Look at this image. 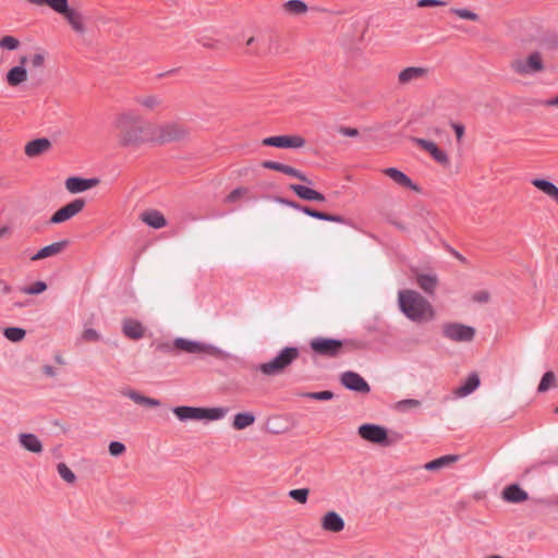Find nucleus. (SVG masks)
Masks as SVG:
<instances>
[{
	"label": "nucleus",
	"mask_w": 558,
	"mask_h": 558,
	"mask_svg": "<svg viewBox=\"0 0 558 558\" xmlns=\"http://www.w3.org/2000/svg\"><path fill=\"white\" fill-rule=\"evenodd\" d=\"M357 434L365 441L380 446L390 445L388 430L384 426L371 423L362 424L357 428Z\"/></svg>",
	"instance_id": "9d476101"
},
{
	"label": "nucleus",
	"mask_w": 558,
	"mask_h": 558,
	"mask_svg": "<svg viewBox=\"0 0 558 558\" xmlns=\"http://www.w3.org/2000/svg\"><path fill=\"white\" fill-rule=\"evenodd\" d=\"M300 356V351L294 347L282 349L275 357L268 362L262 363L258 371L268 377L283 374Z\"/></svg>",
	"instance_id": "0eeeda50"
},
{
	"label": "nucleus",
	"mask_w": 558,
	"mask_h": 558,
	"mask_svg": "<svg viewBox=\"0 0 558 558\" xmlns=\"http://www.w3.org/2000/svg\"><path fill=\"white\" fill-rule=\"evenodd\" d=\"M108 450L112 457H120L125 452L126 448L120 441H111L109 444Z\"/></svg>",
	"instance_id": "09e8293b"
},
{
	"label": "nucleus",
	"mask_w": 558,
	"mask_h": 558,
	"mask_svg": "<svg viewBox=\"0 0 558 558\" xmlns=\"http://www.w3.org/2000/svg\"><path fill=\"white\" fill-rule=\"evenodd\" d=\"M171 350L178 353H187L198 356H213L216 359L227 357V353L223 350L211 343L182 337L175 338L172 341Z\"/></svg>",
	"instance_id": "39448f33"
},
{
	"label": "nucleus",
	"mask_w": 558,
	"mask_h": 558,
	"mask_svg": "<svg viewBox=\"0 0 558 558\" xmlns=\"http://www.w3.org/2000/svg\"><path fill=\"white\" fill-rule=\"evenodd\" d=\"M263 167L267 168V169H271V170H276V171L282 172V173H284L287 175H290V177H294V178L301 180L302 182L311 183L308 178L303 172H301L300 170H298V169H295V168H293L291 166H288V165H284V163H280V162H276V161H264L263 162Z\"/></svg>",
	"instance_id": "5701e85b"
},
{
	"label": "nucleus",
	"mask_w": 558,
	"mask_h": 558,
	"mask_svg": "<svg viewBox=\"0 0 558 558\" xmlns=\"http://www.w3.org/2000/svg\"><path fill=\"white\" fill-rule=\"evenodd\" d=\"M11 234V228L8 226L0 227V239L7 238Z\"/></svg>",
	"instance_id": "4d7b16f0"
},
{
	"label": "nucleus",
	"mask_w": 558,
	"mask_h": 558,
	"mask_svg": "<svg viewBox=\"0 0 558 558\" xmlns=\"http://www.w3.org/2000/svg\"><path fill=\"white\" fill-rule=\"evenodd\" d=\"M398 305L401 313L416 324L430 323L437 317L434 305L415 290H400L398 293Z\"/></svg>",
	"instance_id": "f03ea898"
},
{
	"label": "nucleus",
	"mask_w": 558,
	"mask_h": 558,
	"mask_svg": "<svg viewBox=\"0 0 558 558\" xmlns=\"http://www.w3.org/2000/svg\"><path fill=\"white\" fill-rule=\"evenodd\" d=\"M99 180L98 179H83L78 177H70L65 180V189L72 193H82L87 190H90L98 185Z\"/></svg>",
	"instance_id": "6ab92c4d"
},
{
	"label": "nucleus",
	"mask_w": 558,
	"mask_h": 558,
	"mask_svg": "<svg viewBox=\"0 0 558 558\" xmlns=\"http://www.w3.org/2000/svg\"><path fill=\"white\" fill-rule=\"evenodd\" d=\"M448 13L464 21L477 23L481 20L480 15L469 8H450Z\"/></svg>",
	"instance_id": "e433bc0d"
},
{
	"label": "nucleus",
	"mask_w": 558,
	"mask_h": 558,
	"mask_svg": "<svg viewBox=\"0 0 558 558\" xmlns=\"http://www.w3.org/2000/svg\"><path fill=\"white\" fill-rule=\"evenodd\" d=\"M421 407V401L416 399H404L395 403L393 409L399 412H407Z\"/></svg>",
	"instance_id": "a19ab883"
},
{
	"label": "nucleus",
	"mask_w": 558,
	"mask_h": 558,
	"mask_svg": "<svg viewBox=\"0 0 558 558\" xmlns=\"http://www.w3.org/2000/svg\"><path fill=\"white\" fill-rule=\"evenodd\" d=\"M289 497L293 499L294 501L304 505L307 502L310 489L308 488H298V489H291L288 493Z\"/></svg>",
	"instance_id": "37998d69"
},
{
	"label": "nucleus",
	"mask_w": 558,
	"mask_h": 558,
	"mask_svg": "<svg viewBox=\"0 0 558 558\" xmlns=\"http://www.w3.org/2000/svg\"><path fill=\"white\" fill-rule=\"evenodd\" d=\"M254 422H255V415L253 413H250V412L238 413L233 417L232 427L235 430H242V429H245V428L250 427L251 425H253Z\"/></svg>",
	"instance_id": "c9c22d12"
},
{
	"label": "nucleus",
	"mask_w": 558,
	"mask_h": 558,
	"mask_svg": "<svg viewBox=\"0 0 558 558\" xmlns=\"http://www.w3.org/2000/svg\"><path fill=\"white\" fill-rule=\"evenodd\" d=\"M546 107H558V95L545 101Z\"/></svg>",
	"instance_id": "13d9d810"
},
{
	"label": "nucleus",
	"mask_w": 558,
	"mask_h": 558,
	"mask_svg": "<svg viewBox=\"0 0 558 558\" xmlns=\"http://www.w3.org/2000/svg\"><path fill=\"white\" fill-rule=\"evenodd\" d=\"M555 413H557V414H558V407L555 409Z\"/></svg>",
	"instance_id": "e2e57ef3"
},
{
	"label": "nucleus",
	"mask_w": 558,
	"mask_h": 558,
	"mask_svg": "<svg viewBox=\"0 0 558 558\" xmlns=\"http://www.w3.org/2000/svg\"><path fill=\"white\" fill-rule=\"evenodd\" d=\"M36 7H48L63 17L71 29L77 35L87 33L86 19L78 9L70 5L69 0H25Z\"/></svg>",
	"instance_id": "7ed1b4c3"
},
{
	"label": "nucleus",
	"mask_w": 558,
	"mask_h": 558,
	"mask_svg": "<svg viewBox=\"0 0 558 558\" xmlns=\"http://www.w3.org/2000/svg\"><path fill=\"white\" fill-rule=\"evenodd\" d=\"M20 47V40L13 36H4L0 39V48L7 50H16Z\"/></svg>",
	"instance_id": "a18cd8bd"
},
{
	"label": "nucleus",
	"mask_w": 558,
	"mask_h": 558,
	"mask_svg": "<svg viewBox=\"0 0 558 558\" xmlns=\"http://www.w3.org/2000/svg\"><path fill=\"white\" fill-rule=\"evenodd\" d=\"M319 525L327 533L338 534L344 530L345 523L338 512L329 510L320 517Z\"/></svg>",
	"instance_id": "f3484780"
},
{
	"label": "nucleus",
	"mask_w": 558,
	"mask_h": 558,
	"mask_svg": "<svg viewBox=\"0 0 558 558\" xmlns=\"http://www.w3.org/2000/svg\"><path fill=\"white\" fill-rule=\"evenodd\" d=\"M19 444L23 449L35 454H40L44 451V446L40 439L32 433H21L17 436Z\"/></svg>",
	"instance_id": "412c9836"
},
{
	"label": "nucleus",
	"mask_w": 558,
	"mask_h": 558,
	"mask_svg": "<svg viewBox=\"0 0 558 558\" xmlns=\"http://www.w3.org/2000/svg\"><path fill=\"white\" fill-rule=\"evenodd\" d=\"M254 41V37H250L246 41V45L250 46Z\"/></svg>",
	"instance_id": "052dcab7"
},
{
	"label": "nucleus",
	"mask_w": 558,
	"mask_h": 558,
	"mask_svg": "<svg viewBox=\"0 0 558 558\" xmlns=\"http://www.w3.org/2000/svg\"><path fill=\"white\" fill-rule=\"evenodd\" d=\"M47 290V284L44 281H36L28 287L21 288V292L24 294H40Z\"/></svg>",
	"instance_id": "c03bdc74"
},
{
	"label": "nucleus",
	"mask_w": 558,
	"mask_h": 558,
	"mask_svg": "<svg viewBox=\"0 0 558 558\" xmlns=\"http://www.w3.org/2000/svg\"><path fill=\"white\" fill-rule=\"evenodd\" d=\"M341 384L349 390H353L360 393H368L371 390L367 381L355 372H344L340 377Z\"/></svg>",
	"instance_id": "dca6fc26"
},
{
	"label": "nucleus",
	"mask_w": 558,
	"mask_h": 558,
	"mask_svg": "<svg viewBox=\"0 0 558 558\" xmlns=\"http://www.w3.org/2000/svg\"><path fill=\"white\" fill-rule=\"evenodd\" d=\"M412 142L421 149L429 154L430 157L440 166L446 168L450 166L449 155L445 150L439 148L435 142L420 137H413Z\"/></svg>",
	"instance_id": "ddd939ff"
},
{
	"label": "nucleus",
	"mask_w": 558,
	"mask_h": 558,
	"mask_svg": "<svg viewBox=\"0 0 558 558\" xmlns=\"http://www.w3.org/2000/svg\"><path fill=\"white\" fill-rule=\"evenodd\" d=\"M485 558H504V556H501V555H492V556H488V557H485Z\"/></svg>",
	"instance_id": "bf43d9fd"
},
{
	"label": "nucleus",
	"mask_w": 558,
	"mask_h": 558,
	"mask_svg": "<svg viewBox=\"0 0 558 558\" xmlns=\"http://www.w3.org/2000/svg\"><path fill=\"white\" fill-rule=\"evenodd\" d=\"M136 104L146 112H160L165 109V99L160 95L146 94L136 97Z\"/></svg>",
	"instance_id": "a211bd4d"
},
{
	"label": "nucleus",
	"mask_w": 558,
	"mask_h": 558,
	"mask_svg": "<svg viewBox=\"0 0 558 558\" xmlns=\"http://www.w3.org/2000/svg\"><path fill=\"white\" fill-rule=\"evenodd\" d=\"M86 202L83 198H75L71 203L59 208L50 218L53 225L65 222L78 215L85 207Z\"/></svg>",
	"instance_id": "4468645a"
},
{
	"label": "nucleus",
	"mask_w": 558,
	"mask_h": 558,
	"mask_svg": "<svg viewBox=\"0 0 558 558\" xmlns=\"http://www.w3.org/2000/svg\"><path fill=\"white\" fill-rule=\"evenodd\" d=\"M457 460H458L457 456H451V454L442 456L438 459H435L433 461L425 463L424 469L426 471H438V470H441L444 468L451 465Z\"/></svg>",
	"instance_id": "f704fd0d"
},
{
	"label": "nucleus",
	"mask_w": 558,
	"mask_h": 558,
	"mask_svg": "<svg viewBox=\"0 0 558 558\" xmlns=\"http://www.w3.org/2000/svg\"><path fill=\"white\" fill-rule=\"evenodd\" d=\"M284 9L291 14H303L307 11V5L301 0H289L284 3Z\"/></svg>",
	"instance_id": "ea45409f"
},
{
	"label": "nucleus",
	"mask_w": 558,
	"mask_h": 558,
	"mask_svg": "<svg viewBox=\"0 0 558 558\" xmlns=\"http://www.w3.org/2000/svg\"><path fill=\"white\" fill-rule=\"evenodd\" d=\"M25 333L26 332L24 329L17 328V327H9V328H5L3 331V335L5 336V338L13 342H19V341L23 340L25 337Z\"/></svg>",
	"instance_id": "79ce46f5"
},
{
	"label": "nucleus",
	"mask_w": 558,
	"mask_h": 558,
	"mask_svg": "<svg viewBox=\"0 0 558 558\" xmlns=\"http://www.w3.org/2000/svg\"><path fill=\"white\" fill-rule=\"evenodd\" d=\"M416 5L417 8L445 7L447 2L442 0H418Z\"/></svg>",
	"instance_id": "3c124183"
},
{
	"label": "nucleus",
	"mask_w": 558,
	"mask_h": 558,
	"mask_svg": "<svg viewBox=\"0 0 558 558\" xmlns=\"http://www.w3.org/2000/svg\"><path fill=\"white\" fill-rule=\"evenodd\" d=\"M502 497L509 502L518 504L525 501L529 496L519 485L513 484L504 489Z\"/></svg>",
	"instance_id": "473e14b6"
},
{
	"label": "nucleus",
	"mask_w": 558,
	"mask_h": 558,
	"mask_svg": "<svg viewBox=\"0 0 558 558\" xmlns=\"http://www.w3.org/2000/svg\"><path fill=\"white\" fill-rule=\"evenodd\" d=\"M50 148L51 142L48 138H36L25 145L24 151L27 157L35 158L47 153Z\"/></svg>",
	"instance_id": "b1692460"
},
{
	"label": "nucleus",
	"mask_w": 558,
	"mask_h": 558,
	"mask_svg": "<svg viewBox=\"0 0 558 558\" xmlns=\"http://www.w3.org/2000/svg\"><path fill=\"white\" fill-rule=\"evenodd\" d=\"M248 195V189L247 187H238L233 190L227 197L226 202L228 203H235L244 198Z\"/></svg>",
	"instance_id": "49530a36"
},
{
	"label": "nucleus",
	"mask_w": 558,
	"mask_h": 558,
	"mask_svg": "<svg viewBox=\"0 0 558 558\" xmlns=\"http://www.w3.org/2000/svg\"><path fill=\"white\" fill-rule=\"evenodd\" d=\"M45 54L44 53H35L31 57L32 66L35 69H39L45 64Z\"/></svg>",
	"instance_id": "603ef678"
},
{
	"label": "nucleus",
	"mask_w": 558,
	"mask_h": 558,
	"mask_svg": "<svg viewBox=\"0 0 558 558\" xmlns=\"http://www.w3.org/2000/svg\"><path fill=\"white\" fill-rule=\"evenodd\" d=\"M557 386V379L553 372H546L537 387L538 392H545Z\"/></svg>",
	"instance_id": "4c0bfd02"
},
{
	"label": "nucleus",
	"mask_w": 558,
	"mask_h": 558,
	"mask_svg": "<svg viewBox=\"0 0 558 558\" xmlns=\"http://www.w3.org/2000/svg\"><path fill=\"white\" fill-rule=\"evenodd\" d=\"M510 69L519 76H531L545 71L542 52L533 51L526 56H519L510 61Z\"/></svg>",
	"instance_id": "6e6552de"
},
{
	"label": "nucleus",
	"mask_w": 558,
	"mask_h": 558,
	"mask_svg": "<svg viewBox=\"0 0 558 558\" xmlns=\"http://www.w3.org/2000/svg\"><path fill=\"white\" fill-rule=\"evenodd\" d=\"M153 129L151 145L180 143L187 141L191 137V130L189 125L181 121H153Z\"/></svg>",
	"instance_id": "20e7f679"
},
{
	"label": "nucleus",
	"mask_w": 558,
	"mask_h": 558,
	"mask_svg": "<svg viewBox=\"0 0 558 558\" xmlns=\"http://www.w3.org/2000/svg\"><path fill=\"white\" fill-rule=\"evenodd\" d=\"M283 203L289 205L292 208L301 209L300 205H298V204H295L293 202H283ZM302 211L305 215H307L310 217H313V218H316V219L331 221V222H338V223H343L344 222V218L342 216L331 215V214H327V213H323V211H317V210H314V209H312L310 207H303Z\"/></svg>",
	"instance_id": "393cba45"
},
{
	"label": "nucleus",
	"mask_w": 558,
	"mask_h": 558,
	"mask_svg": "<svg viewBox=\"0 0 558 558\" xmlns=\"http://www.w3.org/2000/svg\"><path fill=\"white\" fill-rule=\"evenodd\" d=\"M122 332L125 337L137 340L144 337V326L135 319L126 318L122 322Z\"/></svg>",
	"instance_id": "bb28decb"
},
{
	"label": "nucleus",
	"mask_w": 558,
	"mask_h": 558,
	"mask_svg": "<svg viewBox=\"0 0 558 558\" xmlns=\"http://www.w3.org/2000/svg\"><path fill=\"white\" fill-rule=\"evenodd\" d=\"M430 73L427 66H407L402 69L397 76V83L400 87H407L428 78Z\"/></svg>",
	"instance_id": "9b49d317"
},
{
	"label": "nucleus",
	"mask_w": 558,
	"mask_h": 558,
	"mask_svg": "<svg viewBox=\"0 0 558 558\" xmlns=\"http://www.w3.org/2000/svg\"><path fill=\"white\" fill-rule=\"evenodd\" d=\"M122 393L124 397L129 398L134 403L146 408H158L161 405V402L158 399L146 397L134 389H126Z\"/></svg>",
	"instance_id": "cd10ccee"
},
{
	"label": "nucleus",
	"mask_w": 558,
	"mask_h": 558,
	"mask_svg": "<svg viewBox=\"0 0 558 558\" xmlns=\"http://www.w3.org/2000/svg\"><path fill=\"white\" fill-rule=\"evenodd\" d=\"M531 183L558 204V186L545 179H533Z\"/></svg>",
	"instance_id": "72a5a7b5"
},
{
	"label": "nucleus",
	"mask_w": 558,
	"mask_h": 558,
	"mask_svg": "<svg viewBox=\"0 0 558 558\" xmlns=\"http://www.w3.org/2000/svg\"><path fill=\"white\" fill-rule=\"evenodd\" d=\"M4 291H5V292H10V291H11V287L5 286Z\"/></svg>",
	"instance_id": "680f3d73"
},
{
	"label": "nucleus",
	"mask_w": 558,
	"mask_h": 558,
	"mask_svg": "<svg viewBox=\"0 0 558 558\" xmlns=\"http://www.w3.org/2000/svg\"><path fill=\"white\" fill-rule=\"evenodd\" d=\"M27 62V57H22L20 59V65H16L14 68H12L8 73H7V83L12 86V87H15V86H19L20 84L24 83L27 81V77H28V74H27V71L24 66V64Z\"/></svg>",
	"instance_id": "aec40b11"
},
{
	"label": "nucleus",
	"mask_w": 558,
	"mask_h": 558,
	"mask_svg": "<svg viewBox=\"0 0 558 558\" xmlns=\"http://www.w3.org/2000/svg\"><path fill=\"white\" fill-rule=\"evenodd\" d=\"M306 397L315 400L326 401L333 398V393L329 390L318 391V392H308L305 395Z\"/></svg>",
	"instance_id": "8fccbe9b"
},
{
	"label": "nucleus",
	"mask_w": 558,
	"mask_h": 558,
	"mask_svg": "<svg viewBox=\"0 0 558 558\" xmlns=\"http://www.w3.org/2000/svg\"><path fill=\"white\" fill-rule=\"evenodd\" d=\"M68 242L66 241H60L51 243L43 248H40L35 255L31 257L32 262H37L41 259H46L49 257L57 256L61 254L64 248L66 247Z\"/></svg>",
	"instance_id": "a878e982"
},
{
	"label": "nucleus",
	"mask_w": 558,
	"mask_h": 558,
	"mask_svg": "<svg viewBox=\"0 0 558 558\" xmlns=\"http://www.w3.org/2000/svg\"><path fill=\"white\" fill-rule=\"evenodd\" d=\"M442 336L454 342H471L475 336V329L460 323H446L441 326Z\"/></svg>",
	"instance_id": "1a4fd4ad"
},
{
	"label": "nucleus",
	"mask_w": 558,
	"mask_h": 558,
	"mask_svg": "<svg viewBox=\"0 0 558 558\" xmlns=\"http://www.w3.org/2000/svg\"><path fill=\"white\" fill-rule=\"evenodd\" d=\"M416 283L427 294H434L437 286L438 278L435 274L420 272L415 277Z\"/></svg>",
	"instance_id": "c85d7f7f"
},
{
	"label": "nucleus",
	"mask_w": 558,
	"mask_h": 558,
	"mask_svg": "<svg viewBox=\"0 0 558 558\" xmlns=\"http://www.w3.org/2000/svg\"><path fill=\"white\" fill-rule=\"evenodd\" d=\"M111 130L119 148L136 150L151 144L153 121L134 109L119 110L112 118Z\"/></svg>",
	"instance_id": "f257e3e1"
},
{
	"label": "nucleus",
	"mask_w": 558,
	"mask_h": 558,
	"mask_svg": "<svg viewBox=\"0 0 558 558\" xmlns=\"http://www.w3.org/2000/svg\"><path fill=\"white\" fill-rule=\"evenodd\" d=\"M311 349L324 356L336 357L342 352L343 342L336 339L329 338H314L310 342Z\"/></svg>",
	"instance_id": "f8f14e48"
},
{
	"label": "nucleus",
	"mask_w": 558,
	"mask_h": 558,
	"mask_svg": "<svg viewBox=\"0 0 558 558\" xmlns=\"http://www.w3.org/2000/svg\"><path fill=\"white\" fill-rule=\"evenodd\" d=\"M383 173L390 178L399 186L407 187L416 192L418 191L417 185L413 183L410 177L397 168H386L383 170Z\"/></svg>",
	"instance_id": "4be33fe9"
},
{
	"label": "nucleus",
	"mask_w": 558,
	"mask_h": 558,
	"mask_svg": "<svg viewBox=\"0 0 558 558\" xmlns=\"http://www.w3.org/2000/svg\"><path fill=\"white\" fill-rule=\"evenodd\" d=\"M452 129L454 131L457 141L460 142L464 136V126L462 124L454 123L452 124Z\"/></svg>",
	"instance_id": "5fc2aeb1"
},
{
	"label": "nucleus",
	"mask_w": 558,
	"mask_h": 558,
	"mask_svg": "<svg viewBox=\"0 0 558 558\" xmlns=\"http://www.w3.org/2000/svg\"><path fill=\"white\" fill-rule=\"evenodd\" d=\"M340 133L344 136L355 137L359 134V131L353 128H341Z\"/></svg>",
	"instance_id": "6e6d98bb"
},
{
	"label": "nucleus",
	"mask_w": 558,
	"mask_h": 558,
	"mask_svg": "<svg viewBox=\"0 0 558 558\" xmlns=\"http://www.w3.org/2000/svg\"><path fill=\"white\" fill-rule=\"evenodd\" d=\"M57 472L59 476L68 484H74L76 475L74 472L63 462L57 464Z\"/></svg>",
	"instance_id": "58836bf2"
},
{
	"label": "nucleus",
	"mask_w": 558,
	"mask_h": 558,
	"mask_svg": "<svg viewBox=\"0 0 558 558\" xmlns=\"http://www.w3.org/2000/svg\"><path fill=\"white\" fill-rule=\"evenodd\" d=\"M141 220L151 228L160 229L166 227L167 220L163 215L155 209H149L141 214Z\"/></svg>",
	"instance_id": "7c9ffc66"
},
{
	"label": "nucleus",
	"mask_w": 558,
	"mask_h": 558,
	"mask_svg": "<svg viewBox=\"0 0 558 558\" xmlns=\"http://www.w3.org/2000/svg\"><path fill=\"white\" fill-rule=\"evenodd\" d=\"M81 338L85 342H97L100 340V335L96 329L93 328H86L82 335Z\"/></svg>",
	"instance_id": "de8ad7c7"
},
{
	"label": "nucleus",
	"mask_w": 558,
	"mask_h": 558,
	"mask_svg": "<svg viewBox=\"0 0 558 558\" xmlns=\"http://www.w3.org/2000/svg\"><path fill=\"white\" fill-rule=\"evenodd\" d=\"M175 417L181 422L187 421H219L229 413L228 408H201V407H175L172 410Z\"/></svg>",
	"instance_id": "423d86ee"
},
{
	"label": "nucleus",
	"mask_w": 558,
	"mask_h": 558,
	"mask_svg": "<svg viewBox=\"0 0 558 558\" xmlns=\"http://www.w3.org/2000/svg\"><path fill=\"white\" fill-rule=\"evenodd\" d=\"M480 377L477 374H471L464 384L453 390V395L458 398H464L474 392L480 386Z\"/></svg>",
	"instance_id": "c756f323"
},
{
	"label": "nucleus",
	"mask_w": 558,
	"mask_h": 558,
	"mask_svg": "<svg viewBox=\"0 0 558 558\" xmlns=\"http://www.w3.org/2000/svg\"><path fill=\"white\" fill-rule=\"evenodd\" d=\"M305 144L306 141L301 135H279L263 140V145L278 148H302Z\"/></svg>",
	"instance_id": "2eb2a0df"
},
{
	"label": "nucleus",
	"mask_w": 558,
	"mask_h": 558,
	"mask_svg": "<svg viewBox=\"0 0 558 558\" xmlns=\"http://www.w3.org/2000/svg\"><path fill=\"white\" fill-rule=\"evenodd\" d=\"M290 189L302 199L325 202V196L311 187L300 184H291Z\"/></svg>",
	"instance_id": "2f4dec72"
},
{
	"label": "nucleus",
	"mask_w": 558,
	"mask_h": 558,
	"mask_svg": "<svg viewBox=\"0 0 558 558\" xmlns=\"http://www.w3.org/2000/svg\"><path fill=\"white\" fill-rule=\"evenodd\" d=\"M40 372L45 377H49V378H54L58 374V369L52 365H44L40 368Z\"/></svg>",
	"instance_id": "864d4df0"
}]
</instances>
